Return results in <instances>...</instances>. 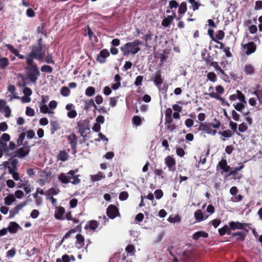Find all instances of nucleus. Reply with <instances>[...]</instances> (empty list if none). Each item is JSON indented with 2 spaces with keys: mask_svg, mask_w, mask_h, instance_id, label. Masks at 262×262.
I'll return each instance as SVG.
<instances>
[{
  "mask_svg": "<svg viewBox=\"0 0 262 262\" xmlns=\"http://www.w3.org/2000/svg\"><path fill=\"white\" fill-rule=\"evenodd\" d=\"M238 190L236 187L233 186L230 189V193L232 195H234V197L231 198V201L233 202H238L241 201L243 199V196L241 195L237 194Z\"/></svg>",
  "mask_w": 262,
  "mask_h": 262,
  "instance_id": "1a4fd4ad",
  "label": "nucleus"
},
{
  "mask_svg": "<svg viewBox=\"0 0 262 262\" xmlns=\"http://www.w3.org/2000/svg\"><path fill=\"white\" fill-rule=\"evenodd\" d=\"M200 129L203 130L205 133L211 134L212 135H214L216 133V131L215 130L212 129L210 126L201 124L200 126Z\"/></svg>",
  "mask_w": 262,
  "mask_h": 262,
  "instance_id": "f3484780",
  "label": "nucleus"
},
{
  "mask_svg": "<svg viewBox=\"0 0 262 262\" xmlns=\"http://www.w3.org/2000/svg\"><path fill=\"white\" fill-rule=\"evenodd\" d=\"M256 45L253 42H250L243 45L244 51L247 55H250L254 53L256 50Z\"/></svg>",
  "mask_w": 262,
  "mask_h": 262,
  "instance_id": "39448f33",
  "label": "nucleus"
},
{
  "mask_svg": "<svg viewBox=\"0 0 262 262\" xmlns=\"http://www.w3.org/2000/svg\"><path fill=\"white\" fill-rule=\"evenodd\" d=\"M6 47L8 49H9L13 54H14L15 56L17 54V53L19 52V51L15 49L12 45H7Z\"/></svg>",
  "mask_w": 262,
  "mask_h": 262,
  "instance_id": "6e6d98bb",
  "label": "nucleus"
},
{
  "mask_svg": "<svg viewBox=\"0 0 262 262\" xmlns=\"http://www.w3.org/2000/svg\"><path fill=\"white\" fill-rule=\"evenodd\" d=\"M39 108L41 113L48 114L50 115L54 113L53 111L49 110V106L43 103H40Z\"/></svg>",
  "mask_w": 262,
  "mask_h": 262,
  "instance_id": "a211bd4d",
  "label": "nucleus"
},
{
  "mask_svg": "<svg viewBox=\"0 0 262 262\" xmlns=\"http://www.w3.org/2000/svg\"><path fill=\"white\" fill-rule=\"evenodd\" d=\"M194 216L198 222H200L206 220L208 216L204 214L202 210L199 209L195 211Z\"/></svg>",
  "mask_w": 262,
  "mask_h": 262,
  "instance_id": "f8f14e48",
  "label": "nucleus"
},
{
  "mask_svg": "<svg viewBox=\"0 0 262 262\" xmlns=\"http://www.w3.org/2000/svg\"><path fill=\"white\" fill-rule=\"evenodd\" d=\"M229 224L230 229L232 230L242 229L244 228V225L238 222H231Z\"/></svg>",
  "mask_w": 262,
  "mask_h": 262,
  "instance_id": "6ab92c4d",
  "label": "nucleus"
},
{
  "mask_svg": "<svg viewBox=\"0 0 262 262\" xmlns=\"http://www.w3.org/2000/svg\"><path fill=\"white\" fill-rule=\"evenodd\" d=\"M164 162L166 165L168 167L169 171L174 170L176 161L172 157L170 156H167L164 159Z\"/></svg>",
  "mask_w": 262,
  "mask_h": 262,
  "instance_id": "0eeeda50",
  "label": "nucleus"
},
{
  "mask_svg": "<svg viewBox=\"0 0 262 262\" xmlns=\"http://www.w3.org/2000/svg\"><path fill=\"white\" fill-rule=\"evenodd\" d=\"M76 246L78 248H81L84 245V238L83 236L80 234H78L76 236Z\"/></svg>",
  "mask_w": 262,
  "mask_h": 262,
  "instance_id": "b1692460",
  "label": "nucleus"
},
{
  "mask_svg": "<svg viewBox=\"0 0 262 262\" xmlns=\"http://www.w3.org/2000/svg\"><path fill=\"white\" fill-rule=\"evenodd\" d=\"M237 93V98L242 102H244V103H246V101L245 100V97L244 94L239 90L236 91Z\"/></svg>",
  "mask_w": 262,
  "mask_h": 262,
  "instance_id": "4c0bfd02",
  "label": "nucleus"
},
{
  "mask_svg": "<svg viewBox=\"0 0 262 262\" xmlns=\"http://www.w3.org/2000/svg\"><path fill=\"white\" fill-rule=\"evenodd\" d=\"M95 93V89L92 86L88 87L85 90V95L89 97L93 96Z\"/></svg>",
  "mask_w": 262,
  "mask_h": 262,
  "instance_id": "e433bc0d",
  "label": "nucleus"
},
{
  "mask_svg": "<svg viewBox=\"0 0 262 262\" xmlns=\"http://www.w3.org/2000/svg\"><path fill=\"white\" fill-rule=\"evenodd\" d=\"M26 114L28 116L33 117L35 115L34 110L33 108L27 106L26 110Z\"/></svg>",
  "mask_w": 262,
  "mask_h": 262,
  "instance_id": "49530a36",
  "label": "nucleus"
},
{
  "mask_svg": "<svg viewBox=\"0 0 262 262\" xmlns=\"http://www.w3.org/2000/svg\"><path fill=\"white\" fill-rule=\"evenodd\" d=\"M233 235L237 236V238L238 240H243L245 236V233L242 232L234 233L233 234Z\"/></svg>",
  "mask_w": 262,
  "mask_h": 262,
  "instance_id": "bf43d9fd",
  "label": "nucleus"
},
{
  "mask_svg": "<svg viewBox=\"0 0 262 262\" xmlns=\"http://www.w3.org/2000/svg\"><path fill=\"white\" fill-rule=\"evenodd\" d=\"M143 77L142 76H138L136 77L135 81V84L136 86L141 85L142 84V82L143 81Z\"/></svg>",
  "mask_w": 262,
  "mask_h": 262,
  "instance_id": "4d7b16f0",
  "label": "nucleus"
},
{
  "mask_svg": "<svg viewBox=\"0 0 262 262\" xmlns=\"http://www.w3.org/2000/svg\"><path fill=\"white\" fill-rule=\"evenodd\" d=\"M68 155L64 151H61L58 155V158L62 161H65L68 159Z\"/></svg>",
  "mask_w": 262,
  "mask_h": 262,
  "instance_id": "72a5a7b5",
  "label": "nucleus"
},
{
  "mask_svg": "<svg viewBox=\"0 0 262 262\" xmlns=\"http://www.w3.org/2000/svg\"><path fill=\"white\" fill-rule=\"evenodd\" d=\"M176 14H174V16L168 15L165 18H164L162 21V25L165 27L169 26L172 22L173 17H176Z\"/></svg>",
  "mask_w": 262,
  "mask_h": 262,
  "instance_id": "4be33fe9",
  "label": "nucleus"
},
{
  "mask_svg": "<svg viewBox=\"0 0 262 262\" xmlns=\"http://www.w3.org/2000/svg\"><path fill=\"white\" fill-rule=\"evenodd\" d=\"M51 125V133L52 135H53L55 132L59 129V125L58 123L56 121H51L50 122Z\"/></svg>",
  "mask_w": 262,
  "mask_h": 262,
  "instance_id": "bb28decb",
  "label": "nucleus"
},
{
  "mask_svg": "<svg viewBox=\"0 0 262 262\" xmlns=\"http://www.w3.org/2000/svg\"><path fill=\"white\" fill-rule=\"evenodd\" d=\"M154 173L156 176H158L160 179H164L163 170L160 169H156L154 170Z\"/></svg>",
  "mask_w": 262,
  "mask_h": 262,
  "instance_id": "a18cd8bd",
  "label": "nucleus"
},
{
  "mask_svg": "<svg viewBox=\"0 0 262 262\" xmlns=\"http://www.w3.org/2000/svg\"><path fill=\"white\" fill-rule=\"evenodd\" d=\"M154 82L155 84H156L158 86L160 85L162 83L163 80L159 73H157L156 74L154 79Z\"/></svg>",
  "mask_w": 262,
  "mask_h": 262,
  "instance_id": "c9c22d12",
  "label": "nucleus"
},
{
  "mask_svg": "<svg viewBox=\"0 0 262 262\" xmlns=\"http://www.w3.org/2000/svg\"><path fill=\"white\" fill-rule=\"evenodd\" d=\"M191 6L192 7V9L193 11H195L198 10L201 4L195 2L194 0H191L190 2H189Z\"/></svg>",
  "mask_w": 262,
  "mask_h": 262,
  "instance_id": "8fccbe9b",
  "label": "nucleus"
},
{
  "mask_svg": "<svg viewBox=\"0 0 262 262\" xmlns=\"http://www.w3.org/2000/svg\"><path fill=\"white\" fill-rule=\"evenodd\" d=\"M132 120H133V123L135 125H136V126H139L141 123V119L138 116H134Z\"/></svg>",
  "mask_w": 262,
  "mask_h": 262,
  "instance_id": "37998d69",
  "label": "nucleus"
},
{
  "mask_svg": "<svg viewBox=\"0 0 262 262\" xmlns=\"http://www.w3.org/2000/svg\"><path fill=\"white\" fill-rule=\"evenodd\" d=\"M29 150V146H24L18 149L16 153V156L20 158L24 157L28 154Z\"/></svg>",
  "mask_w": 262,
  "mask_h": 262,
  "instance_id": "2eb2a0df",
  "label": "nucleus"
},
{
  "mask_svg": "<svg viewBox=\"0 0 262 262\" xmlns=\"http://www.w3.org/2000/svg\"><path fill=\"white\" fill-rule=\"evenodd\" d=\"M167 220L170 223H178L181 221V217L178 215H170Z\"/></svg>",
  "mask_w": 262,
  "mask_h": 262,
  "instance_id": "2f4dec72",
  "label": "nucleus"
},
{
  "mask_svg": "<svg viewBox=\"0 0 262 262\" xmlns=\"http://www.w3.org/2000/svg\"><path fill=\"white\" fill-rule=\"evenodd\" d=\"M46 62L48 63H54V61L53 59V56L52 54H49L46 57Z\"/></svg>",
  "mask_w": 262,
  "mask_h": 262,
  "instance_id": "680f3d73",
  "label": "nucleus"
},
{
  "mask_svg": "<svg viewBox=\"0 0 262 262\" xmlns=\"http://www.w3.org/2000/svg\"><path fill=\"white\" fill-rule=\"evenodd\" d=\"M64 212L65 210L63 207L61 206L56 207L54 216L57 220H63V215Z\"/></svg>",
  "mask_w": 262,
  "mask_h": 262,
  "instance_id": "4468645a",
  "label": "nucleus"
},
{
  "mask_svg": "<svg viewBox=\"0 0 262 262\" xmlns=\"http://www.w3.org/2000/svg\"><path fill=\"white\" fill-rule=\"evenodd\" d=\"M42 48V47L33 46L32 47L30 53L26 57L27 64L34 63V59L38 60H41L43 59L44 54L41 53Z\"/></svg>",
  "mask_w": 262,
  "mask_h": 262,
  "instance_id": "f03ea898",
  "label": "nucleus"
},
{
  "mask_svg": "<svg viewBox=\"0 0 262 262\" xmlns=\"http://www.w3.org/2000/svg\"><path fill=\"white\" fill-rule=\"evenodd\" d=\"M23 189H24V191L26 192L27 194L30 192L32 190V187H31L30 185L29 184H28V183H26L25 184H24Z\"/></svg>",
  "mask_w": 262,
  "mask_h": 262,
  "instance_id": "603ef678",
  "label": "nucleus"
},
{
  "mask_svg": "<svg viewBox=\"0 0 262 262\" xmlns=\"http://www.w3.org/2000/svg\"><path fill=\"white\" fill-rule=\"evenodd\" d=\"M155 194L157 199H160L162 197L163 193L161 190L158 189L155 191Z\"/></svg>",
  "mask_w": 262,
  "mask_h": 262,
  "instance_id": "e2e57ef3",
  "label": "nucleus"
},
{
  "mask_svg": "<svg viewBox=\"0 0 262 262\" xmlns=\"http://www.w3.org/2000/svg\"><path fill=\"white\" fill-rule=\"evenodd\" d=\"M41 71L42 72L51 73L53 71V69L49 66L43 65L41 67Z\"/></svg>",
  "mask_w": 262,
  "mask_h": 262,
  "instance_id": "58836bf2",
  "label": "nucleus"
},
{
  "mask_svg": "<svg viewBox=\"0 0 262 262\" xmlns=\"http://www.w3.org/2000/svg\"><path fill=\"white\" fill-rule=\"evenodd\" d=\"M246 103H244V102H239L235 104H234V108L239 112L242 111V110L245 107V104Z\"/></svg>",
  "mask_w": 262,
  "mask_h": 262,
  "instance_id": "79ce46f5",
  "label": "nucleus"
},
{
  "mask_svg": "<svg viewBox=\"0 0 262 262\" xmlns=\"http://www.w3.org/2000/svg\"><path fill=\"white\" fill-rule=\"evenodd\" d=\"M17 163V161L16 159H11L9 161H5L3 163V165L7 167L9 169V171H10V168L12 169H14L15 170V168Z\"/></svg>",
  "mask_w": 262,
  "mask_h": 262,
  "instance_id": "ddd939ff",
  "label": "nucleus"
},
{
  "mask_svg": "<svg viewBox=\"0 0 262 262\" xmlns=\"http://www.w3.org/2000/svg\"><path fill=\"white\" fill-rule=\"evenodd\" d=\"M39 214V212L36 209H34L32 211L30 216L33 219H36Z\"/></svg>",
  "mask_w": 262,
  "mask_h": 262,
  "instance_id": "69168bd1",
  "label": "nucleus"
},
{
  "mask_svg": "<svg viewBox=\"0 0 262 262\" xmlns=\"http://www.w3.org/2000/svg\"><path fill=\"white\" fill-rule=\"evenodd\" d=\"M107 214L110 219H113L119 215L118 208L114 205H110L107 209Z\"/></svg>",
  "mask_w": 262,
  "mask_h": 262,
  "instance_id": "423d86ee",
  "label": "nucleus"
},
{
  "mask_svg": "<svg viewBox=\"0 0 262 262\" xmlns=\"http://www.w3.org/2000/svg\"><path fill=\"white\" fill-rule=\"evenodd\" d=\"M90 177L92 182L98 181L105 178V176L101 172L96 174L91 175Z\"/></svg>",
  "mask_w": 262,
  "mask_h": 262,
  "instance_id": "a878e982",
  "label": "nucleus"
},
{
  "mask_svg": "<svg viewBox=\"0 0 262 262\" xmlns=\"http://www.w3.org/2000/svg\"><path fill=\"white\" fill-rule=\"evenodd\" d=\"M187 11V5L185 2H182L179 6L178 13L180 14H184Z\"/></svg>",
  "mask_w": 262,
  "mask_h": 262,
  "instance_id": "7c9ffc66",
  "label": "nucleus"
},
{
  "mask_svg": "<svg viewBox=\"0 0 262 262\" xmlns=\"http://www.w3.org/2000/svg\"><path fill=\"white\" fill-rule=\"evenodd\" d=\"M19 229V225L13 222H11L8 227V230L11 233H15Z\"/></svg>",
  "mask_w": 262,
  "mask_h": 262,
  "instance_id": "dca6fc26",
  "label": "nucleus"
},
{
  "mask_svg": "<svg viewBox=\"0 0 262 262\" xmlns=\"http://www.w3.org/2000/svg\"><path fill=\"white\" fill-rule=\"evenodd\" d=\"M208 236V233L203 231H200L194 233L192 235V237L194 239L197 240L201 237L206 238Z\"/></svg>",
  "mask_w": 262,
  "mask_h": 262,
  "instance_id": "393cba45",
  "label": "nucleus"
},
{
  "mask_svg": "<svg viewBox=\"0 0 262 262\" xmlns=\"http://www.w3.org/2000/svg\"><path fill=\"white\" fill-rule=\"evenodd\" d=\"M224 32L222 30H219L216 32L215 38L216 40H222L224 38Z\"/></svg>",
  "mask_w": 262,
  "mask_h": 262,
  "instance_id": "c03bdc74",
  "label": "nucleus"
},
{
  "mask_svg": "<svg viewBox=\"0 0 262 262\" xmlns=\"http://www.w3.org/2000/svg\"><path fill=\"white\" fill-rule=\"evenodd\" d=\"M28 65L25 68L27 76L31 82L35 83L40 75L39 69L34 62Z\"/></svg>",
  "mask_w": 262,
  "mask_h": 262,
  "instance_id": "20e7f679",
  "label": "nucleus"
},
{
  "mask_svg": "<svg viewBox=\"0 0 262 262\" xmlns=\"http://www.w3.org/2000/svg\"><path fill=\"white\" fill-rule=\"evenodd\" d=\"M68 141L71 144V147L73 149H75L77 144V139L75 135L72 134L68 137Z\"/></svg>",
  "mask_w": 262,
  "mask_h": 262,
  "instance_id": "412c9836",
  "label": "nucleus"
},
{
  "mask_svg": "<svg viewBox=\"0 0 262 262\" xmlns=\"http://www.w3.org/2000/svg\"><path fill=\"white\" fill-rule=\"evenodd\" d=\"M9 64V60L6 57L0 58V69H5Z\"/></svg>",
  "mask_w": 262,
  "mask_h": 262,
  "instance_id": "c85d7f7f",
  "label": "nucleus"
},
{
  "mask_svg": "<svg viewBox=\"0 0 262 262\" xmlns=\"http://www.w3.org/2000/svg\"><path fill=\"white\" fill-rule=\"evenodd\" d=\"M207 78L211 81L215 82L217 80L216 75L213 72H209L207 74Z\"/></svg>",
  "mask_w": 262,
  "mask_h": 262,
  "instance_id": "a19ab883",
  "label": "nucleus"
},
{
  "mask_svg": "<svg viewBox=\"0 0 262 262\" xmlns=\"http://www.w3.org/2000/svg\"><path fill=\"white\" fill-rule=\"evenodd\" d=\"M220 134L225 138H230L232 136V133L230 130H226Z\"/></svg>",
  "mask_w": 262,
  "mask_h": 262,
  "instance_id": "5fc2aeb1",
  "label": "nucleus"
},
{
  "mask_svg": "<svg viewBox=\"0 0 262 262\" xmlns=\"http://www.w3.org/2000/svg\"><path fill=\"white\" fill-rule=\"evenodd\" d=\"M142 45L141 41L136 39L133 42H127L120 47L123 55L127 56L130 55L134 56L140 50V46Z\"/></svg>",
  "mask_w": 262,
  "mask_h": 262,
  "instance_id": "f257e3e1",
  "label": "nucleus"
},
{
  "mask_svg": "<svg viewBox=\"0 0 262 262\" xmlns=\"http://www.w3.org/2000/svg\"><path fill=\"white\" fill-rule=\"evenodd\" d=\"M185 124L187 127H191L193 125V121L191 119H187L185 121Z\"/></svg>",
  "mask_w": 262,
  "mask_h": 262,
  "instance_id": "774afa93",
  "label": "nucleus"
},
{
  "mask_svg": "<svg viewBox=\"0 0 262 262\" xmlns=\"http://www.w3.org/2000/svg\"><path fill=\"white\" fill-rule=\"evenodd\" d=\"M244 69L246 74L252 75L254 73L255 69L250 63H246L245 65Z\"/></svg>",
  "mask_w": 262,
  "mask_h": 262,
  "instance_id": "5701e85b",
  "label": "nucleus"
},
{
  "mask_svg": "<svg viewBox=\"0 0 262 262\" xmlns=\"http://www.w3.org/2000/svg\"><path fill=\"white\" fill-rule=\"evenodd\" d=\"M70 91L69 89L66 86L61 88L60 90L61 95L63 96L67 97L69 95Z\"/></svg>",
  "mask_w": 262,
  "mask_h": 262,
  "instance_id": "ea45409f",
  "label": "nucleus"
},
{
  "mask_svg": "<svg viewBox=\"0 0 262 262\" xmlns=\"http://www.w3.org/2000/svg\"><path fill=\"white\" fill-rule=\"evenodd\" d=\"M118 97H110V105L111 106L114 107L117 103Z\"/></svg>",
  "mask_w": 262,
  "mask_h": 262,
  "instance_id": "052dcab7",
  "label": "nucleus"
},
{
  "mask_svg": "<svg viewBox=\"0 0 262 262\" xmlns=\"http://www.w3.org/2000/svg\"><path fill=\"white\" fill-rule=\"evenodd\" d=\"M248 127L245 123L241 124L238 126V130L240 132L243 133L247 130Z\"/></svg>",
  "mask_w": 262,
  "mask_h": 262,
  "instance_id": "0e129e2a",
  "label": "nucleus"
},
{
  "mask_svg": "<svg viewBox=\"0 0 262 262\" xmlns=\"http://www.w3.org/2000/svg\"><path fill=\"white\" fill-rule=\"evenodd\" d=\"M110 55L108 50L103 49L101 50L97 57V60L100 63H104L105 61V59Z\"/></svg>",
  "mask_w": 262,
  "mask_h": 262,
  "instance_id": "9b49d317",
  "label": "nucleus"
},
{
  "mask_svg": "<svg viewBox=\"0 0 262 262\" xmlns=\"http://www.w3.org/2000/svg\"><path fill=\"white\" fill-rule=\"evenodd\" d=\"M99 223L97 221L92 220L88 222L85 226V228H90L92 230H95L99 226Z\"/></svg>",
  "mask_w": 262,
  "mask_h": 262,
  "instance_id": "aec40b11",
  "label": "nucleus"
},
{
  "mask_svg": "<svg viewBox=\"0 0 262 262\" xmlns=\"http://www.w3.org/2000/svg\"><path fill=\"white\" fill-rule=\"evenodd\" d=\"M57 105V103L55 100H52L49 102V110L53 111V110H54L56 108Z\"/></svg>",
  "mask_w": 262,
  "mask_h": 262,
  "instance_id": "13d9d810",
  "label": "nucleus"
},
{
  "mask_svg": "<svg viewBox=\"0 0 262 262\" xmlns=\"http://www.w3.org/2000/svg\"><path fill=\"white\" fill-rule=\"evenodd\" d=\"M230 228L227 225L224 226L223 228L219 229V232L221 235H224L226 233H230Z\"/></svg>",
  "mask_w": 262,
  "mask_h": 262,
  "instance_id": "473e14b6",
  "label": "nucleus"
},
{
  "mask_svg": "<svg viewBox=\"0 0 262 262\" xmlns=\"http://www.w3.org/2000/svg\"><path fill=\"white\" fill-rule=\"evenodd\" d=\"M59 192V189H56L53 188H51L48 190L47 192V196H50L52 195H57Z\"/></svg>",
  "mask_w": 262,
  "mask_h": 262,
  "instance_id": "f704fd0d",
  "label": "nucleus"
},
{
  "mask_svg": "<svg viewBox=\"0 0 262 262\" xmlns=\"http://www.w3.org/2000/svg\"><path fill=\"white\" fill-rule=\"evenodd\" d=\"M219 165L225 172H228L230 169V166L227 165V161L225 159H222L219 163Z\"/></svg>",
  "mask_w": 262,
  "mask_h": 262,
  "instance_id": "cd10ccee",
  "label": "nucleus"
},
{
  "mask_svg": "<svg viewBox=\"0 0 262 262\" xmlns=\"http://www.w3.org/2000/svg\"><path fill=\"white\" fill-rule=\"evenodd\" d=\"M26 133V136L27 137V138L29 139H33L35 136V132L32 130H27L26 132H25Z\"/></svg>",
  "mask_w": 262,
  "mask_h": 262,
  "instance_id": "09e8293b",
  "label": "nucleus"
},
{
  "mask_svg": "<svg viewBox=\"0 0 262 262\" xmlns=\"http://www.w3.org/2000/svg\"><path fill=\"white\" fill-rule=\"evenodd\" d=\"M15 171V170H14V169H12L10 168V171L9 172L10 173L12 174L13 178L15 181H18L19 179V176L18 173L17 172H16Z\"/></svg>",
  "mask_w": 262,
  "mask_h": 262,
  "instance_id": "3c124183",
  "label": "nucleus"
},
{
  "mask_svg": "<svg viewBox=\"0 0 262 262\" xmlns=\"http://www.w3.org/2000/svg\"><path fill=\"white\" fill-rule=\"evenodd\" d=\"M26 137V133L25 132L22 133L19 135L18 139H17V143L18 145H20L23 144V141Z\"/></svg>",
  "mask_w": 262,
  "mask_h": 262,
  "instance_id": "864d4df0",
  "label": "nucleus"
},
{
  "mask_svg": "<svg viewBox=\"0 0 262 262\" xmlns=\"http://www.w3.org/2000/svg\"><path fill=\"white\" fill-rule=\"evenodd\" d=\"M0 112L4 113L7 117H9L11 114V110L4 100H0Z\"/></svg>",
  "mask_w": 262,
  "mask_h": 262,
  "instance_id": "6e6552de",
  "label": "nucleus"
},
{
  "mask_svg": "<svg viewBox=\"0 0 262 262\" xmlns=\"http://www.w3.org/2000/svg\"><path fill=\"white\" fill-rule=\"evenodd\" d=\"M253 94L256 95L259 99L262 98V87L259 88V89L255 91Z\"/></svg>",
  "mask_w": 262,
  "mask_h": 262,
  "instance_id": "338daca9",
  "label": "nucleus"
},
{
  "mask_svg": "<svg viewBox=\"0 0 262 262\" xmlns=\"http://www.w3.org/2000/svg\"><path fill=\"white\" fill-rule=\"evenodd\" d=\"M66 108L68 111L67 113V116L70 118H74L77 116V112L75 110V106L72 104H68Z\"/></svg>",
  "mask_w": 262,
  "mask_h": 262,
  "instance_id": "9d476101",
  "label": "nucleus"
},
{
  "mask_svg": "<svg viewBox=\"0 0 262 262\" xmlns=\"http://www.w3.org/2000/svg\"><path fill=\"white\" fill-rule=\"evenodd\" d=\"M15 201V198L12 194L8 195L5 199V203L7 205H11L13 202Z\"/></svg>",
  "mask_w": 262,
  "mask_h": 262,
  "instance_id": "c756f323",
  "label": "nucleus"
},
{
  "mask_svg": "<svg viewBox=\"0 0 262 262\" xmlns=\"http://www.w3.org/2000/svg\"><path fill=\"white\" fill-rule=\"evenodd\" d=\"M128 197V193L126 191L121 192L119 196V198L121 201L126 200Z\"/></svg>",
  "mask_w": 262,
  "mask_h": 262,
  "instance_id": "de8ad7c7",
  "label": "nucleus"
},
{
  "mask_svg": "<svg viewBox=\"0 0 262 262\" xmlns=\"http://www.w3.org/2000/svg\"><path fill=\"white\" fill-rule=\"evenodd\" d=\"M75 171L70 170L66 174L62 173L59 176V179L62 183H72L74 184H78L80 180L78 179V176H75Z\"/></svg>",
  "mask_w": 262,
  "mask_h": 262,
  "instance_id": "7ed1b4c3",
  "label": "nucleus"
}]
</instances>
